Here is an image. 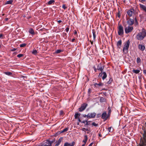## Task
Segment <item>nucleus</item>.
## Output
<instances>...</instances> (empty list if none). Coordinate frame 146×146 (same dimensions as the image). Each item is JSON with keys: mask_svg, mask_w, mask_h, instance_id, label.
I'll return each instance as SVG.
<instances>
[{"mask_svg": "<svg viewBox=\"0 0 146 146\" xmlns=\"http://www.w3.org/2000/svg\"><path fill=\"white\" fill-rule=\"evenodd\" d=\"M144 126L142 127L143 132L141 133L142 136L141 137L139 142L146 146V118Z\"/></svg>", "mask_w": 146, "mask_h": 146, "instance_id": "f257e3e1", "label": "nucleus"}, {"mask_svg": "<svg viewBox=\"0 0 146 146\" xmlns=\"http://www.w3.org/2000/svg\"><path fill=\"white\" fill-rule=\"evenodd\" d=\"M146 36V30L143 28L141 32L138 33L136 36V38L139 40H143Z\"/></svg>", "mask_w": 146, "mask_h": 146, "instance_id": "f03ea898", "label": "nucleus"}, {"mask_svg": "<svg viewBox=\"0 0 146 146\" xmlns=\"http://www.w3.org/2000/svg\"><path fill=\"white\" fill-rule=\"evenodd\" d=\"M129 40H128L124 43V46L123 48V52L124 54H127L128 52V49L130 44Z\"/></svg>", "mask_w": 146, "mask_h": 146, "instance_id": "7ed1b4c3", "label": "nucleus"}, {"mask_svg": "<svg viewBox=\"0 0 146 146\" xmlns=\"http://www.w3.org/2000/svg\"><path fill=\"white\" fill-rule=\"evenodd\" d=\"M124 33L123 27L121 25H119L118 27V34L119 35L121 36Z\"/></svg>", "mask_w": 146, "mask_h": 146, "instance_id": "20e7f679", "label": "nucleus"}, {"mask_svg": "<svg viewBox=\"0 0 146 146\" xmlns=\"http://www.w3.org/2000/svg\"><path fill=\"white\" fill-rule=\"evenodd\" d=\"M133 29L132 27L128 26L125 27V31L126 34H128L131 32Z\"/></svg>", "mask_w": 146, "mask_h": 146, "instance_id": "39448f33", "label": "nucleus"}, {"mask_svg": "<svg viewBox=\"0 0 146 146\" xmlns=\"http://www.w3.org/2000/svg\"><path fill=\"white\" fill-rule=\"evenodd\" d=\"M109 117L106 111L104 112L101 115V118L104 119V121L106 120Z\"/></svg>", "mask_w": 146, "mask_h": 146, "instance_id": "423d86ee", "label": "nucleus"}, {"mask_svg": "<svg viewBox=\"0 0 146 146\" xmlns=\"http://www.w3.org/2000/svg\"><path fill=\"white\" fill-rule=\"evenodd\" d=\"M87 104L86 103L83 104L81 106V107L79 108V111L82 112L84 110L87 106Z\"/></svg>", "mask_w": 146, "mask_h": 146, "instance_id": "0eeeda50", "label": "nucleus"}, {"mask_svg": "<svg viewBox=\"0 0 146 146\" xmlns=\"http://www.w3.org/2000/svg\"><path fill=\"white\" fill-rule=\"evenodd\" d=\"M88 119L94 118L96 115V113L95 112L90 113L88 114Z\"/></svg>", "mask_w": 146, "mask_h": 146, "instance_id": "6e6552de", "label": "nucleus"}, {"mask_svg": "<svg viewBox=\"0 0 146 146\" xmlns=\"http://www.w3.org/2000/svg\"><path fill=\"white\" fill-rule=\"evenodd\" d=\"M127 23L129 25H133L134 23L133 19L131 18L127 19Z\"/></svg>", "mask_w": 146, "mask_h": 146, "instance_id": "1a4fd4ad", "label": "nucleus"}, {"mask_svg": "<svg viewBox=\"0 0 146 146\" xmlns=\"http://www.w3.org/2000/svg\"><path fill=\"white\" fill-rule=\"evenodd\" d=\"M134 13V10L133 9L129 10L127 11V14L130 17H131L132 16Z\"/></svg>", "mask_w": 146, "mask_h": 146, "instance_id": "9d476101", "label": "nucleus"}, {"mask_svg": "<svg viewBox=\"0 0 146 146\" xmlns=\"http://www.w3.org/2000/svg\"><path fill=\"white\" fill-rule=\"evenodd\" d=\"M104 68V67L102 65V64L100 63L98 65V70L102 71L103 70Z\"/></svg>", "mask_w": 146, "mask_h": 146, "instance_id": "9b49d317", "label": "nucleus"}, {"mask_svg": "<svg viewBox=\"0 0 146 146\" xmlns=\"http://www.w3.org/2000/svg\"><path fill=\"white\" fill-rule=\"evenodd\" d=\"M138 48L140 50L143 51L145 50V47L143 45L139 44L138 45Z\"/></svg>", "mask_w": 146, "mask_h": 146, "instance_id": "f8f14e48", "label": "nucleus"}, {"mask_svg": "<svg viewBox=\"0 0 146 146\" xmlns=\"http://www.w3.org/2000/svg\"><path fill=\"white\" fill-rule=\"evenodd\" d=\"M62 139V137H60L59 139L56 142L55 146H58L61 142Z\"/></svg>", "mask_w": 146, "mask_h": 146, "instance_id": "ddd939ff", "label": "nucleus"}, {"mask_svg": "<svg viewBox=\"0 0 146 146\" xmlns=\"http://www.w3.org/2000/svg\"><path fill=\"white\" fill-rule=\"evenodd\" d=\"M94 85L96 87L99 88V87L102 86L104 85V84L102 82H100L98 84L96 83Z\"/></svg>", "mask_w": 146, "mask_h": 146, "instance_id": "4468645a", "label": "nucleus"}, {"mask_svg": "<svg viewBox=\"0 0 146 146\" xmlns=\"http://www.w3.org/2000/svg\"><path fill=\"white\" fill-rule=\"evenodd\" d=\"M122 44V41L121 40H119L117 43V46L118 48H120Z\"/></svg>", "mask_w": 146, "mask_h": 146, "instance_id": "2eb2a0df", "label": "nucleus"}, {"mask_svg": "<svg viewBox=\"0 0 146 146\" xmlns=\"http://www.w3.org/2000/svg\"><path fill=\"white\" fill-rule=\"evenodd\" d=\"M139 6L140 8L146 12V6L141 4H139Z\"/></svg>", "mask_w": 146, "mask_h": 146, "instance_id": "dca6fc26", "label": "nucleus"}, {"mask_svg": "<svg viewBox=\"0 0 146 146\" xmlns=\"http://www.w3.org/2000/svg\"><path fill=\"white\" fill-rule=\"evenodd\" d=\"M81 114L80 113H75V115H74V118L75 119H78L79 118V117L80 116Z\"/></svg>", "mask_w": 146, "mask_h": 146, "instance_id": "f3484780", "label": "nucleus"}, {"mask_svg": "<svg viewBox=\"0 0 146 146\" xmlns=\"http://www.w3.org/2000/svg\"><path fill=\"white\" fill-rule=\"evenodd\" d=\"M29 32L32 35H34L35 34L34 30L32 28H30L29 29Z\"/></svg>", "mask_w": 146, "mask_h": 146, "instance_id": "a211bd4d", "label": "nucleus"}, {"mask_svg": "<svg viewBox=\"0 0 146 146\" xmlns=\"http://www.w3.org/2000/svg\"><path fill=\"white\" fill-rule=\"evenodd\" d=\"M84 137L85 139L83 141V142H84V144H85L87 141L88 138L87 135H85Z\"/></svg>", "mask_w": 146, "mask_h": 146, "instance_id": "6ab92c4d", "label": "nucleus"}, {"mask_svg": "<svg viewBox=\"0 0 146 146\" xmlns=\"http://www.w3.org/2000/svg\"><path fill=\"white\" fill-rule=\"evenodd\" d=\"M92 33H93L94 39V40L96 38V32L94 29H93L92 30Z\"/></svg>", "mask_w": 146, "mask_h": 146, "instance_id": "aec40b11", "label": "nucleus"}, {"mask_svg": "<svg viewBox=\"0 0 146 146\" xmlns=\"http://www.w3.org/2000/svg\"><path fill=\"white\" fill-rule=\"evenodd\" d=\"M4 73L7 75L9 76H12V73L11 72H5Z\"/></svg>", "mask_w": 146, "mask_h": 146, "instance_id": "412c9836", "label": "nucleus"}, {"mask_svg": "<svg viewBox=\"0 0 146 146\" xmlns=\"http://www.w3.org/2000/svg\"><path fill=\"white\" fill-rule=\"evenodd\" d=\"M103 76H102V78L103 80H104L106 78L107 75L106 73L105 72H103Z\"/></svg>", "mask_w": 146, "mask_h": 146, "instance_id": "4be33fe9", "label": "nucleus"}, {"mask_svg": "<svg viewBox=\"0 0 146 146\" xmlns=\"http://www.w3.org/2000/svg\"><path fill=\"white\" fill-rule=\"evenodd\" d=\"M13 2V0H11L8 1H7L5 3V5L8 4H12Z\"/></svg>", "mask_w": 146, "mask_h": 146, "instance_id": "5701e85b", "label": "nucleus"}, {"mask_svg": "<svg viewBox=\"0 0 146 146\" xmlns=\"http://www.w3.org/2000/svg\"><path fill=\"white\" fill-rule=\"evenodd\" d=\"M100 102H106V99L103 97H101L100 100Z\"/></svg>", "mask_w": 146, "mask_h": 146, "instance_id": "b1692460", "label": "nucleus"}, {"mask_svg": "<svg viewBox=\"0 0 146 146\" xmlns=\"http://www.w3.org/2000/svg\"><path fill=\"white\" fill-rule=\"evenodd\" d=\"M108 116L109 117L111 114V109L110 107H109L108 108Z\"/></svg>", "mask_w": 146, "mask_h": 146, "instance_id": "393cba45", "label": "nucleus"}, {"mask_svg": "<svg viewBox=\"0 0 146 146\" xmlns=\"http://www.w3.org/2000/svg\"><path fill=\"white\" fill-rule=\"evenodd\" d=\"M54 0H50L48 2V5H51L52 4H54Z\"/></svg>", "mask_w": 146, "mask_h": 146, "instance_id": "a878e982", "label": "nucleus"}, {"mask_svg": "<svg viewBox=\"0 0 146 146\" xmlns=\"http://www.w3.org/2000/svg\"><path fill=\"white\" fill-rule=\"evenodd\" d=\"M132 71L133 72L135 73V74H138L140 72V71L139 70H135V69H133V70H132Z\"/></svg>", "mask_w": 146, "mask_h": 146, "instance_id": "bb28decb", "label": "nucleus"}, {"mask_svg": "<svg viewBox=\"0 0 146 146\" xmlns=\"http://www.w3.org/2000/svg\"><path fill=\"white\" fill-rule=\"evenodd\" d=\"M63 50L61 49H58L56 51L55 53L57 54H58L60 52H63Z\"/></svg>", "mask_w": 146, "mask_h": 146, "instance_id": "cd10ccee", "label": "nucleus"}, {"mask_svg": "<svg viewBox=\"0 0 146 146\" xmlns=\"http://www.w3.org/2000/svg\"><path fill=\"white\" fill-rule=\"evenodd\" d=\"M68 127H67L66 128L62 130L61 131V133H63L64 132H66L69 129Z\"/></svg>", "mask_w": 146, "mask_h": 146, "instance_id": "c85d7f7f", "label": "nucleus"}, {"mask_svg": "<svg viewBox=\"0 0 146 146\" xmlns=\"http://www.w3.org/2000/svg\"><path fill=\"white\" fill-rule=\"evenodd\" d=\"M37 51L35 49L33 50L32 52V53L33 54L35 55H36L37 54Z\"/></svg>", "mask_w": 146, "mask_h": 146, "instance_id": "c756f323", "label": "nucleus"}, {"mask_svg": "<svg viewBox=\"0 0 146 146\" xmlns=\"http://www.w3.org/2000/svg\"><path fill=\"white\" fill-rule=\"evenodd\" d=\"M113 81V79L112 78H110L109 80V81L108 82V84H111Z\"/></svg>", "mask_w": 146, "mask_h": 146, "instance_id": "7c9ffc66", "label": "nucleus"}, {"mask_svg": "<svg viewBox=\"0 0 146 146\" xmlns=\"http://www.w3.org/2000/svg\"><path fill=\"white\" fill-rule=\"evenodd\" d=\"M141 59L139 58L138 57L137 59V63L139 64L141 62Z\"/></svg>", "mask_w": 146, "mask_h": 146, "instance_id": "2f4dec72", "label": "nucleus"}, {"mask_svg": "<svg viewBox=\"0 0 146 146\" xmlns=\"http://www.w3.org/2000/svg\"><path fill=\"white\" fill-rule=\"evenodd\" d=\"M27 45V44L26 43H23L20 44V46L21 47H23Z\"/></svg>", "mask_w": 146, "mask_h": 146, "instance_id": "473e14b6", "label": "nucleus"}, {"mask_svg": "<svg viewBox=\"0 0 146 146\" xmlns=\"http://www.w3.org/2000/svg\"><path fill=\"white\" fill-rule=\"evenodd\" d=\"M75 144V142L74 141H73L72 142V143H68V144H69L68 145H69L70 146H73Z\"/></svg>", "mask_w": 146, "mask_h": 146, "instance_id": "72a5a7b5", "label": "nucleus"}, {"mask_svg": "<svg viewBox=\"0 0 146 146\" xmlns=\"http://www.w3.org/2000/svg\"><path fill=\"white\" fill-rule=\"evenodd\" d=\"M24 56V54H18L17 56L19 58H20Z\"/></svg>", "mask_w": 146, "mask_h": 146, "instance_id": "f704fd0d", "label": "nucleus"}, {"mask_svg": "<svg viewBox=\"0 0 146 146\" xmlns=\"http://www.w3.org/2000/svg\"><path fill=\"white\" fill-rule=\"evenodd\" d=\"M108 130L109 132H112L113 131V129H112V127H110L108 128Z\"/></svg>", "mask_w": 146, "mask_h": 146, "instance_id": "c9c22d12", "label": "nucleus"}, {"mask_svg": "<svg viewBox=\"0 0 146 146\" xmlns=\"http://www.w3.org/2000/svg\"><path fill=\"white\" fill-rule=\"evenodd\" d=\"M92 125L94 126L95 127H97L98 125V124L94 122L92 123Z\"/></svg>", "mask_w": 146, "mask_h": 146, "instance_id": "e433bc0d", "label": "nucleus"}, {"mask_svg": "<svg viewBox=\"0 0 146 146\" xmlns=\"http://www.w3.org/2000/svg\"><path fill=\"white\" fill-rule=\"evenodd\" d=\"M5 38L4 35L2 34H0V38L3 39Z\"/></svg>", "mask_w": 146, "mask_h": 146, "instance_id": "4c0bfd02", "label": "nucleus"}, {"mask_svg": "<svg viewBox=\"0 0 146 146\" xmlns=\"http://www.w3.org/2000/svg\"><path fill=\"white\" fill-rule=\"evenodd\" d=\"M90 121H86V124H85V125H84V126L85 127H86L87 126V125H89L90 124V123H89V122H90Z\"/></svg>", "mask_w": 146, "mask_h": 146, "instance_id": "58836bf2", "label": "nucleus"}, {"mask_svg": "<svg viewBox=\"0 0 146 146\" xmlns=\"http://www.w3.org/2000/svg\"><path fill=\"white\" fill-rule=\"evenodd\" d=\"M62 8L64 10L66 9L67 8V7L66 6V5L63 4L62 6Z\"/></svg>", "mask_w": 146, "mask_h": 146, "instance_id": "ea45409f", "label": "nucleus"}, {"mask_svg": "<svg viewBox=\"0 0 146 146\" xmlns=\"http://www.w3.org/2000/svg\"><path fill=\"white\" fill-rule=\"evenodd\" d=\"M83 117H87V118H88V114L87 115H86V114H83L82 116Z\"/></svg>", "mask_w": 146, "mask_h": 146, "instance_id": "a19ab883", "label": "nucleus"}, {"mask_svg": "<svg viewBox=\"0 0 146 146\" xmlns=\"http://www.w3.org/2000/svg\"><path fill=\"white\" fill-rule=\"evenodd\" d=\"M103 74V72L102 73V72L100 73L99 74V75H98V77L99 78H100L102 75Z\"/></svg>", "mask_w": 146, "mask_h": 146, "instance_id": "79ce46f5", "label": "nucleus"}, {"mask_svg": "<svg viewBox=\"0 0 146 146\" xmlns=\"http://www.w3.org/2000/svg\"><path fill=\"white\" fill-rule=\"evenodd\" d=\"M68 145V143L66 142L64 143V146H69V145Z\"/></svg>", "mask_w": 146, "mask_h": 146, "instance_id": "37998d69", "label": "nucleus"}, {"mask_svg": "<svg viewBox=\"0 0 146 146\" xmlns=\"http://www.w3.org/2000/svg\"><path fill=\"white\" fill-rule=\"evenodd\" d=\"M64 112L62 110H61L60 112V114L62 115L63 114Z\"/></svg>", "mask_w": 146, "mask_h": 146, "instance_id": "c03bdc74", "label": "nucleus"}, {"mask_svg": "<svg viewBox=\"0 0 146 146\" xmlns=\"http://www.w3.org/2000/svg\"><path fill=\"white\" fill-rule=\"evenodd\" d=\"M69 28H67L66 29H65V31H66V32H68V31L69 30Z\"/></svg>", "mask_w": 146, "mask_h": 146, "instance_id": "a18cd8bd", "label": "nucleus"}, {"mask_svg": "<svg viewBox=\"0 0 146 146\" xmlns=\"http://www.w3.org/2000/svg\"><path fill=\"white\" fill-rule=\"evenodd\" d=\"M101 116V114L100 113H99L97 114V118Z\"/></svg>", "mask_w": 146, "mask_h": 146, "instance_id": "49530a36", "label": "nucleus"}, {"mask_svg": "<svg viewBox=\"0 0 146 146\" xmlns=\"http://www.w3.org/2000/svg\"><path fill=\"white\" fill-rule=\"evenodd\" d=\"M143 73L145 74L146 75V70H143Z\"/></svg>", "mask_w": 146, "mask_h": 146, "instance_id": "de8ad7c7", "label": "nucleus"}, {"mask_svg": "<svg viewBox=\"0 0 146 146\" xmlns=\"http://www.w3.org/2000/svg\"><path fill=\"white\" fill-rule=\"evenodd\" d=\"M17 49L15 48H13L11 50V51H14L16 50Z\"/></svg>", "mask_w": 146, "mask_h": 146, "instance_id": "09e8293b", "label": "nucleus"}, {"mask_svg": "<svg viewBox=\"0 0 146 146\" xmlns=\"http://www.w3.org/2000/svg\"><path fill=\"white\" fill-rule=\"evenodd\" d=\"M93 68L94 69V70L95 72H97L96 68V67L95 66L93 67Z\"/></svg>", "mask_w": 146, "mask_h": 146, "instance_id": "8fccbe9b", "label": "nucleus"}, {"mask_svg": "<svg viewBox=\"0 0 146 146\" xmlns=\"http://www.w3.org/2000/svg\"><path fill=\"white\" fill-rule=\"evenodd\" d=\"M117 16L118 17H120V15L119 12L118 13H117Z\"/></svg>", "mask_w": 146, "mask_h": 146, "instance_id": "3c124183", "label": "nucleus"}, {"mask_svg": "<svg viewBox=\"0 0 146 146\" xmlns=\"http://www.w3.org/2000/svg\"><path fill=\"white\" fill-rule=\"evenodd\" d=\"M91 92V89L90 88L88 90V92L89 93H90Z\"/></svg>", "mask_w": 146, "mask_h": 146, "instance_id": "603ef678", "label": "nucleus"}, {"mask_svg": "<svg viewBox=\"0 0 146 146\" xmlns=\"http://www.w3.org/2000/svg\"><path fill=\"white\" fill-rule=\"evenodd\" d=\"M87 121V120H86V121L83 120L82 121H81V123H86V122Z\"/></svg>", "mask_w": 146, "mask_h": 146, "instance_id": "864d4df0", "label": "nucleus"}, {"mask_svg": "<svg viewBox=\"0 0 146 146\" xmlns=\"http://www.w3.org/2000/svg\"><path fill=\"white\" fill-rule=\"evenodd\" d=\"M57 21L59 23H61L62 22V21L60 20H58V21L57 20Z\"/></svg>", "mask_w": 146, "mask_h": 146, "instance_id": "5fc2aeb1", "label": "nucleus"}, {"mask_svg": "<svg viewBox=\"0 0 146 146\" xmlns=\"http://www.w3.org/2000/svg\"><path fill=\"white\" fill-rule=\"evenodd\" d=\"M145 0H139V1L142 2H143L145 1Z\"/></svg>", "mask_w": 146, "mask_h": 146, "instance_id": "6e6d98bb", "label": "nucleus"}, {"mask_svg": "<svg viewBox=\"0 0 146 146\" xmlns=\"http://www.w3.org/2000/svg\"><path fill=\"white\" fill-rule=\"evenodd\" d=\"M86 128H83L82 129V131H85L86 130Z\"/></svg>", "mask_w": 146, "mask_h": 146, "instance_id": "4d7b16f0", "label": "nucleus"}, {"mask_svg": "<svg viewBox=\"0 0 146 146\" xmlns=\"http://www.w3.org/2000/svg\"><path fill=\"white\" fill-rule=\"evenodd\" d=\"M93 144V143H92L88 146H92Z\"/></svg>", "mask_w": 146, "mask_h": 146, "instance_id": "13d9d810", "label": "nucleus"}, {"mask_svg": "<svg viewBox=\"0 0 146 146\" xmlns=\"http://www.w3.org/2000/svg\"><path fill=\"white\" fill-rule=\"evenodd\" d=\"M75 39L74 38H73L72 39L71 41L72 42H73L75 41Z\"/></svg>", "mask_w": 146, "mask_h": 146, "instance_id": "bf43d9fd", "label": "nucleus"}, {"mask_svg": "<svg viewBox=\"0 0 146 146\" xmlns=\"http://www.w3.org/2000/svg\"><path fill=\"white\" fill-rule=\"evenodd\" d=\"M78 121L79 122H81V120H80V118H78Z\"/></svg>", "mask_w": 146, "mask_h": 146, "instance_id": "052dcab7", "label": "nucleus"}, {"mask_svg": "<svg viewBox=\"0 0 146 146\" xmlns=\"http://www.w3.org/2000/svg\"><path fill=\"white\" fill-rule=\"evenodd\" d=\"M99 137H102V135H101V133H100L99 134Z\"/></svg>", "mask_w": 146, "mask_h": 146, "instance_id": "680f3d73", "label": "nucleus"}, {"mask_svg": "<svg viewBox=\"0 0 146 146\" xmlns=\"http://www.w3.org/2000/svg\"><path fill=\"white\" fill-rule=\"evenodd\" d=\"M8 19H9L8 18H6L5 19V21H7L8 20Z\"/></svg>", "mask_w": 146, "mask_h": 146, "instance_id": "e2e57ef3", "label": "nucleus"}, {"mask_svg": "<svg viewBox=\"0 0 146 146\" xmlns=\"http://www.w3.org/2000/svg\"><path fill=\"white\" fill-rule=\"evenodd\" d=\"M77 34V32L76 31H75L74 32V34L76 35Z\"/></svg>", "mask_w": 146, "mask_h": 146, "instance_id": "0e129e2a", "label": "nucleus"}, {"mask_svg": "<svg viewBox=\"0 0 146 146\" xmlns=\"http://www.w3.org/2000/svg\"><path fill=\"white\" fill-rule=\"evenodd\" d=\"M90 42L92 44L93 43V41H91L90 40Z\"/></svg>", "mask_w": 146, "mask_h": 146, "instance_id": "69168bd1", "label": "nucleus"}, {"mask_svg": "<svg viewBox=\"0 0 146 146\" xmlns=\"http://www.w3.org/2000/svg\"><path fill=\"white\" fill-rule=\"evenodd\" d=\"M85 144H83L81 146H85Z\"/></svg>", "mask_w": 146, "mask_h": 146, "instance_id": "338daca9", "label": "nucleus"}, {"mask_svg": "<svg viewBox=\"0 0 146 146\" xmlns=\"http://www.w3.org/2000/svg\"><path fill=\"white\" fill-rule=\"evenodd\" d=\"M88 130H88V129H86V131H88Z\"/></svg>", "mask_w": 146, "mask_h": 146, "instance_id": "774afa93", "label": "nucleus"}]
</instances>
